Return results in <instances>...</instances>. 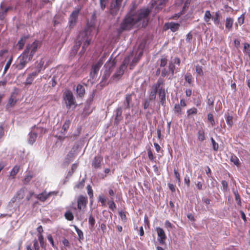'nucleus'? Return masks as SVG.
Returning <instances> with one entry per match:
<instances>
[{"mask_svg": "<svg viewBox=\"0 0 250 250\" xmlns=\"http://www.w3.org/2000/svg\"><path fill=\"white\" fill-rule=\"evenodd\" d=\"M132 6L121 23L118 31L119 33L124 31L130 30L135 24L142 21V26L146 27L148 21L150 11L148 8H143L134 11L136 8L135 3H132Z\"/></svg>", "mask_w": 250, "mask_h": 250, "instance_id": "nucleus-1", "label": "nucleus"}, {"mask_svg": "<svg viewBox=\"0 0 250 250\" xmlns=\"http://www.w3.org/2000/svg\"><path fill=\"white\" fill-rule=\"evenodd\" d=\"M39 46L40 42L37 41L28 45L23 53L19 58V62L17 65L16 68L19 70L23 68L26 64L31 61Z\"/></svg>", "mask_w": 250, "mask_h": 250, "instance_id": "nucleus-2", "label": "nucleus"}, {"mask_svg": "<svg viewBox=\"0 0 250 250\" xmlns=\"http://www.w3.org/2000/svg\"><path fill=\"white\" fill-rule=\"evenodd\" d=\"M91 30L90 28H87L84 30V31L80 33L78 38L79 40L82 41L81 42V44L83 43L82 49L81 53H83L87 47L89 45L91 38H90V35Z\"/></svg>", "mask_w": 250, "mask_h": 250, "instance_id": "nucleus-3", "label": "nucleus"}, {"mask_svg": "<svg viewBox=\"0 0 250 250\" xmlns=\"http://www.w3.org/2000/svg\"><path fill=\"white\" fill-rule=\"evenodd\" d=\"M132 56L133 54L131 53L129 56H127L125 58L122 64L117 70L115 74L112 76L111 79L115 81H118L121 78L130 62V57H132Z\"/></svg>", "mask_w": 250, "mask_h": 250, "instance_id": "nucleus-4", "label": "nucleus"}, {"mask_svg": "<svg viewBox=\"0 0 250 250\" xmlns=\"http://www.w3.org/2000/svg\"><path fill=\"white\" fill-rule=\"evenodd\" d=\"M63 99L68 109H70L73 105H76V102L70 90H66L63 93Z\"/></svg>", "mask_w": 250, "mask_h": 250, "instance_id": "nucleus-5", "label": "nucleus"}, {"mask_svg": "<svg viewBox=\"0 0 250 250\" xmlns=\"http://www.w3.org/2000/svg\"><path fill=\"white\" fill-rule=\"evenodd\" d=\"M163 84V80L162 79H159L157 83L152 85L149 96V101H153L156 99L157 93Z\"/></svg>", "mask_w": 250, "mask_h": 250, "instance_id": "nucleus-6", "label": "nucleus"}, {"mask_svg": "<svg viewBox=\"0 0 250 250\" xmlns=\"http://www.w3.org/2000/svg\"><path fill=\"white\" fill-rule=\"evenodd\" d=\"M123 0H112L109 8V13L114 16L117 15L121 7Z\"/></svg>", "mask_w": 250, "mask_h": 250, "instance_id": "nucleus-7", "label": "nucleus"}, {"mask_svg": "<svg viewBox=\"0 0 250 250\" xmlns=\"http://www.w3.org/2000/svg\"><path fill=\"white\" fill-rule=\"evenodd\" d=\"M81 9V8H76L70 15L69 20V26L70 28H73L75 25L77 20V17Z\"/></svg>", "mask_w": 250, "mask_h": 250, "instance_id": "nucleus-8", "label": "nucleus"}, {"mask_svg": "<svg viewBox=\"0 0 250 250\" xmlns=\"http://www.w3.org/2000/svg\"><path fill=\"white\" fill-rule=\"evenodd\" d=\"M156 231L158 235V241L161 245L165 244L167 236L164 230L162 228L157 227L156 228Z\"/></svg>", "mask_w": 250, "mask_h": 250, "instance_id": "nucleus-9", "label": "nucleus"}, {"mask_svg": "<svg viewBox=\"0 0 250 250\" xmlns=\"http://www.w3.org/2000/svg\"><path fill=\"white\" fill-rule=\"evenodd\" d=\"M87 198L83 195H80L77 199L78 209L80 210L84 208L87 204Z\"/></svg>", "mask_w": 250, "mask_h": 250, "instance_id": "nucleus-10", "label": "nucleus"}, {"mask_svg": "<svg viewBox=\"0 0 250 250\" xmlns=\"http://www.w3.org/2000/svg\"><path fill=\"white\" fill-rule=\"evenodd\" d=\"M168 0H153L152 5L155 8L156 12L161 10L165 5Z\"/></svg>", "mask_w": 250, "mask_h": 250, "instance_id": "nucleus-11", "label": "nucleus"}, {"mask_svg": "<svg viewBox=\"0 0 250 250\" xmlns=\"http://www.w3.org/2000/svg\"><path fill=\"white\" fill-rule=\"evenodd\" d=\"M103 64V61L100 59L98 62L92 65L91 71L90 73V76L92 78H94L95 77Z\"/></svg>", "mask_w": 250, "mask_h": 250, "instance_id": "nucleus-12", "label": "nucleus"}, {"mask_svg": "<svg viewBox=\"0 0 250 250\" xmlns=\"http://www.w3.org/2000/svg\"><path fill=\"white\" fill-rule=\"evenodd\" d=\"M179 27L180 24L174 22L166 23L164 26L166 30L170 29L171 31L173 32L177 31Z\"/></svg>", "mask_w": 250, "mask_h": 250, "instance_id": "nucleus-13", "label": "nucleus"}, {"mask_svg": "<svg viewBox=\"0 0 250 250\" xmlns=\"http://www.w3.org/2000/svg\"><path fill=\"white\" fill-rule=\"evenodd\" d=\"M55 194V192L52 191L49 192V193H47L46 191H43L42 193L35 195L36 198L39 199L42 202L45 201L47 199H48L51 195Z\"/></svg>", "mask_w": 250, "mask_h": 250, "instance_id": "nucleus-14", "label": "nucleus"}, {"mask_svg": "<svg viewBox=\"0 0 250 250\" xmlns=\"http://www.w3.org/2000/svg\"><path fill=\"white\" fill-rule=\"evenodd\" d=\"M116 115L115 117V120L114 122V124L116 125H118L120 122L123 119V117L122 116V107H118L116 111Z\"/></svg>", "mask_w": 250, "mask_h": 250, "instance_id": "nucleus-15", "label": "nucleus"}, {"mask_svg": "<svg viewBox=\"0 0 250 250\" xmlns=\"http://www.w3.org/2000/svg\"><path fill=\"white\" fill-rule=\"evenodd\" d=\"M133 94V93L126 95L125 99L124 102L125 108L129 109L131 106H133V104L132 103V95Z\"/></svg>", "mask_w": 250, "mask_h": 250, "instance_id": "nucleus-16", "label": "nucleus"}, {"mask_svg": "<svg viewBox=\"0 0 250 250\" xmlns=\"http://www.w3.org/2000/svg\"><path fill=\"white\" fill-rule=\"evenodd\" d=\"M76 155V150L74 147L69 152L65 159V163L68 165Z\"/></svg>", "mask_w": 250, "mask_h": 250, "instance_id": "nucleus-17", "label": "nucleus"}, {"mask_svg": "<svg viewBox=\"0 0 250 250\" xmlns=\"http://www.w3.org/2000/svg\"><path fill=\"white\" fill-rule=\"evenodd\" d=\"M158 94L160 102L162 105H164L166 103V92L165 89L163 88L162 86L159 89Z\"/></svg>", "mask_w": 250, "mask_h": 250, "instance_id": "nucleus-18", "label": "nucleus"}, {"mask_svg": "<svg viewBox=\"0 0 250 250\" xmlns=\"http://www.w3.org/2000/svg\"><path fill=\"white\" fill-rule=\"evenodd\" d=\"M39 73V71H36L33 72L32 73L30 74L29 75H28V76L26 80V81L25 82V84L26 85L31 84L34 78H35L36 76H37L38 75Z\"/></svg>", "mask_w": 250, "mask_h": 250, "instance_id": "nucleus-19", "label": "nucleus"}, {"mask_svg": "<svg viewBox=\"0 0 250 250\" xmlns=\"http://www.w3.org/2000/svg\"><path fill=\"white\" fill-rule=\"evenodd\" d=\"M102 160L103 158L100 155H98L95 157L92 162V167H93L96 169L100 167L101 163Z\"/></svg>", "mask_w": 250, "mask_h": 250, "instance_id": "nucleus-20", "label": "nucleus"}, {"mask_svg": "<svg viewBox=\"0 0 250 250\" xmlns=\"http://www.w3.org/2000/svg\"><path fill=\"white\" fill-rule=\"evenodd\" d=\"M76 91L79 97L82 98L85 94V89L83 85L79 84L76 88Z\"/></svg>", "mask_w": 250, "mask_h": 250, "instance_id": "nucleus-21", "label": "nucleus"}, {"mask_svg": "<svg viewBox=\"0 0 250 250\" xmlns=\"http://www.w3.org/2000/svg\"><path fill=\"white\" fill-rule=\"evenodd\" d=\"M116 63L114 60H112L110 59L105 64L104 67L110 70H112V71L115 66Z\"/></svg>", "mask_w": 250, "mask_h": 250, "instance_id": "nucleus-22", "label": "nucleus"}, {"mask_svg": "<svg viewBox=\"0 0 250 250\" xmlns=\"http://www.w3.org/2000/svg\"><path fill=\"white\" fill-rule=\"evenodd\" d=\"M37 137V134L36 133L30 132L29 134L28 143L32 145L36 141Z\"/></svg>", "mask_w": 250, "mask_h": 250, "instance_id": "nucleus-23", "label": "nucleus"}, {"mask_svg": "<svg viewBox=\"0 0 250 250\" xmlns=\"http://www.w3.org/2000/svg\"><path fill=\"white\" fill-rule=\"evenodd\" d=\"M0 19L2 20L4 18V15L7 13V12L11 9L10 7H8L6 8H3L2 6V4L1 3L0 5Z\"/></svg>", "mask_w": 250, "mask_h": 250, "instance_id": "nucleus-24", "label": "nucleus"}, {"mask_svg": "<svg viewBox=\"0 0 250 250\" xmlns=\"http://www.w3.org/2000/svg\"><path fill=\"white\" fill-rule=\"evenodd\" d=\"M27 39V36H24L23 37H22L21 39V40L18 42L17 46H19V49H21L23 48Z\"/></svg>", "mask_w": 250, "mask_h": 250, "instance_id": "nucleus-25", "label": "nucleus"}, {"mask_svg": "<svg viewBox=\"0 0 250 250\" xmlns=\"http://www.w3.org/2000/svg\"><path fill=\"white\" fill-rule=\"evenodd\" d=\"M233 23V20L231 18H227L226 19V23H225V26L226 28L228 29L229 30H230L232 26Z\"/></svg>", "mask_w": 250, "mask_h": 250, "instance_id": "nucleus-26", "label": "nucleus"}, {"mask_svg": "<svg viewBox=\"0 0 250 250\" xmlns=\"http://www.w3.org/2000/svg\"><path fill=\"white\" fill-rule=\"evenodd\" d=\"M99 15H100L99 12H98L97 11H94V12L92 15V19H91V21L90 23V26L91 27L93 26V25L95 23V21L96 20V18L99 16Z\"/></svg>", "mask_w": 250, "mask_h": 250, "instance_id": "nucleus-27", "label": "nucleus"}, {"mask_svg": "<svg viewBox=\"0 0 250 250\" xmlns=\"http://www.w3.org/2000/svg\"><path fill=\"white\" fill-rule=\"evenodd\" d=\"M25 188H21L20 190H19L15 195L18 198V200H20L21 199H23L24 197V193L25 192Z\"/></svg>", "mask_w": 250, "mask_h": 250, "instance_id": "nucleus-28", "label": "nucleus"}, {"mask_svg": "<svg viewBox=\"0 0 250 250\" xmlns=\"http://www.w3.org/2000/svg\"><path fill=\"white\" fill-rule=\"evenodd\" d=\"M86 178H83L81 182H79L78 183L76 184L74 187L76 189H82L83 188L85 184Z\"/></svg>", "mask_w": 250, "mask_h": 250, "instance_id": "nucleus-29", "label": "nucleus"}, {"mask_svg": "<svg viewBox=\"0 0 250 250\" xmlns=\"http://www.w3.org/2000/svg\"><path fill=\"white\" fill-rule=\"evenodd\" d=\"M230 161L236 165L237 167H240L239 159L235 155H232L230 158Z\"/></svg>", "mask_w": 250, "mask_h": 250, "instance_id": "nucleus-30", "label": "nucleus"}, {"mask_svg": "<svg viewBox=\"0 0 250 250\" xmlns=\"http://www.w3.org/2000/svg\"><path fill=\"white\" fill-rule=\"evenodd\" d=\"M75 229L76 231L77 232L78 236H79V241H81V240L83 239V231L80 229L76 226H74Z\"/></svg>", "mask_w": 250, "mask_h": 250, "instance_id": "nucleus-31", "label": "nucleus"}, {"mask_svg": "<svg viewBox=\"0 0 250 250\" xmlns=\"http://www.w3.org/2000/svg\"><path fill=\"white\" fill-rule=\"evenodd\" d=\"M12 60H13V57H12V56H11L10 57V58L8 60V61L7 62L5 66L4 71H3V75H4L6 73L7 71L10 67V66L11 64Z\"/></svg>", "mask_w": 250, "mask_h": 250, "instance_id": "nucleus-32", "label": "nucleus"}, {"mask_svg": "<svg viewBox=\"0 0 250 250\" xmlns=\"http://www.w3.org/2000/svg\"><path fill=\"white\" fill-rule=\"evenodd\" d=\"M111 72H112V70H110L109 69H108L105 68V70H104V73L102 77V79L103 80H106L109 77Z\"/></svg>", "mask_w": 250, "mask_h": 250, "instance_id": "nucleus-33", "label": "nucleus"}, {"mask_svg": "<svg viewBox=\"0 0 250 250\" xmlns=\"http://www.w3.org/2000/svg\"><path fill=\"white\" fill-rule=\"evenodd\" d=\"M70 124V122L69 120H66L65 122V123H64V124L62 126V129L61 130V132L62 133H64V132H65L66 131V130L69 128Z\"/></svg>", "mask_w": 250, "mask_h": 250, "instance_id": "nucleus-34", "label": "nucleus"}, {"mask_svg": "<svg viewBox=\"0 0 250 250\" xmlns=\"http://www.w3.org/2000/svg\"><path fill=\"white\" fill-rule=\"evenodd\" d=\"M244 14H242L240 17L238 18L237 22L235 23V26L236 27H238V25L240 26L244 23Z\"/></svg>", "mask_w": 250, "mask_h": 250, "instance_id": "nucleus-35", "label": "nucleus"}, {"mask_svg": "<svg viewBox=\"0 0 250 250\" xmlns=\"http://www.w3.org/2000/svg\"><path fill=\"white\" fill-rule=\"evenodd\" d=\"M64 216L69 221H72L74 219V215L70 211H66L64 214Z\"/></svg>", "mask_w": 250, "mask_h": 250, "instance_id": "nucleus-36", "label": "nucleus"}, {"mask_svg": "<svg viewBox=\"0 0 250 250\" xmlns=\"http://www.w3.org/2000/svg\"><path fill=\"white\" fill-rule=\"evenodd\" d=\"M16 102L17 100L15 98H14L12 97H11L9 100L8 103L7 104V107H8L14 106L16 104Z\"/></svg>", "mask_w": 250, "mask_h": 250, "instance_id": "nucleus-37", "label": "nucleus"}, {"mask_svg": "<svg viewBox=\"0 0 250 250\" xmlns=\"http://www.w3.org/2000/svg\"><path fill=\"white\" fill-rule=\"evenodd\" d=\"M81 42H82V41L80 40H79L78 38H77V41H76V43H75V45H74L73 48V51H75V53H76L77 52L78 49L80 47V46L81 45Z\"/></svg>", "mask_w": 250, "mask_h": 250, "instance_id": "nucleus-38", "label": "nucleus"}, {"mask_svg": "<svg viewBox=\"0 0 250 250\" xmlns=\"http://www.w3.org/2000/svg\"><path fill=\"white\" fill-rule=\"evenodd\" d=\"M214 23L216 25L219 24L220 22V12L217 11L215 12V15L213 17Z\"/></svg>", "mask_w": 250, "mask_h": 250, "instance_id": "nucleus-39", "label": "nucleus"}, {"mask_svg": "<svg viewBox=\"0 0 250 250\" xmlns=\"http://www.w3.org/2000/svg\"><path fill=\"white\" fill-rule=\"evenodd\" d=\"M226 122L227 124L229 125L230 127H231L233 125V117L229 115V114L226 115Z\"/></svg>", "mask_w": 250, "mask_h": 250, "instance_id": "nucleus-40", "label": "nucleus"}, {"mask_svg": "<svg viewBox=\"0 0 250 250\" xmlns=\"http://www.w3.org/2000/svg\"><path fill=\"white\" fill-rule=\"evenodd\" d=\"M175 65L173 62H170L168 64V69L171 73V76H173L175 70Z\"/></svg>", "mask_w": 250, "mask_h": 250, "instance_id": "nucleus-41", "label": "nucleus"}, {"mask_svg": "<svg viewBox=\"0 0 250 250\" xmlns=\"http://www.w3.org/2000/svg\"><path fill=\"white\" fill-rule=\"evenodd\" d=\"M234 194L235 195V200L237 202L238 206L239 207H241V198H240V196L238 191H234Z\"/></svg>", "mask_w": 250, "mask_h": 250, "instance_id": "nucleus-42", "label": "nucleus"}, {"mask_svg": "<svg viewBox=\"0 0 250 250\" xmlns=\"http://www.w3.org/2000/svg\"><path fill=\"white\" fill-rule=\"evenodd\" d=\"M88 222L90 226V229H92L95 224V220L92 215H89Z\"/></svg>", "mask_w": 250, "mask_h": 250, "instance_id": "nucleus-43", "label": "nucleus"}, {"mask_svg": "<svg viewBox=\"0 0 250 250\" xmlns=\"http://www.w3.org/2000/svg\"><path fill=\"white\" fill-rule=\"evenodd\" d=\"M204 131L202 130H199L198 131V139L200 141H203L205 139Z\"/></svg>", "mask_w": 250, "mask_h": 250, "instance_id": "nucleus-44", "label": "nucleus"}, {"mask_svg": "<svg viewBox=\"0 0 250 250\" xmlns=\"http://www.w3.org/2000/svg\"><path fill=\"white\" fill-rule=\"evenodd\" d=\"M211 18V15L209 11H206L204 16V20L206 22H208Z\"/></svg>", "mask_w": 250, "mask_h": 250, "instance_id": "nucleus-45", "label": "nucleus"}, {"mask_svg": "<svg viewBox=\"0 0 250 250\" xmlns=\"http://www.w3.org/2000/svg\"><path fill=\"white\" fill-rule=\"evenodd\" d=\"M196 72L197 74L200 76H202L203 75V71L202 70V67L199 65H197L195 66Z\"/></svg>", "mask_w": 250, "mask_h": 250, "instance_id": "nucleus-46", "label": "nucleus"}, {"mask_svg": "<svg viewBox=\"0 0 250 250\" xmlns=\"http://www.w3.org/2000/svg\"><path fill=\"white\" fill-rule=\"evenodd\" d=\"M19 170V167L16 166H15L12 170H11V172H10V175L11 176H14L15 175H16L17 174V173L18 172Z\"/></svg>", "mask_w": 250, "mask_h": 250, "instance_id": "nucleus-47", "label": "nucleus"}, {"mask_svg": "<svg viewBox=\"0 0 250 250\" xmlns=\"http://www.w3.org/2000/svg\"><path fill=\"white\" fill-rule=\"evenodd\" d=\"M185 79L186 82L191 84L192 83V76L190 73H187L185 76Z\"/></svg>", "mask_w": 250, "mask_h": 250, "instance_id": "nucleus-48", "label": "nucleus"}, {"mask_svg": "<svg viewBox=\"0 0 250 250\" xmlns=\"http://www.w3.org/2000/svg\"><path fill=\"white\" fill-rule=\"evenodd\" d=\"M211 141L212 144L213 149L215 151L218 150L219 147L218 144L215 142V140L212 137L211 138Z\"/></svg>", "mask_w": 250, "mask_h": 250, "instance_id": "nucleus-49", "label": "nucleus"}, {"mask_svg": "<svg viewBox=\"0 0 250 250\" xmlns=\"http://www.w3.org/2000/svg\"><path fill=\"white\" fill-rule=\"evenodd\" d=\"M108 204L109 205V208L112 209V210H114L116 208V205L114 202L112 198H111V201L108 202Z\"/></svg>", "mask_w": 250, "mask_h": 250, "instance_id": "nucleus-50", "label": "nucleus"}, {"mask_svg": "<svg viewBox=\"0 0 250 250\" xmlns=\"http://www.w3.org/2000/svg\"><path fill=\"white\" fill-rule=\"evenodd\" d=\"M108 0H100V6L103 11L104 10Z\"/></svg>", "mask_w": 250, "mask_h": 250, "instance_id": "nucleus-51", "label": "nucleus"}, {"mask_svg": "<svg viewBox=\"0 0 250 250\" xmlns=\"http://www.w3.org/2000/svg\"><path fill=\"white\" fill-rule=\"evenodd\" d=\"M208 119L212 125H215V121L214 120L213 116L212 114L209 113L208 115Z\"/></svg>", "mask_w": 250, "mask_h": 250, "instance_id": "nucleus-52", "label": "nucleus"}, {"mask_svg": "<svg viewBox=\"0 0 250 250\" xmlns=\"http://www.w3.org/2000/svg\"><path fill=\"white\" fill-rule=\"evenodd\" d=\"M197 110L195 108H192L188 110V115L190 116L192 114H196L197 113Z\"/></svg>", "mask_w": 250, "mask_h": 250, "instance_id": "nucleus-53", "label": "nucleus"}, {"mask_svg": "<svg viewBox=\"0 0 250 250\" xmlns=\"http://www.w3.org/2000/svg\"><path fill=\"white\" fill-rule=\"evenodd\" d=\"M32 176L31 175H30V174L26 175L24 179V184H28L30 181V180L32 179Z\"/></svg>", "mask_w": 250, "mask_h": 250, "instance_id": "nucleus-54", "label": "nucleus"}, {"mask_svg": "<svg viewBox=\"0 0 250 250\" xmlns=\"http://www.w3.org/2000/svg\"><path fill=\"white\" fill-rule=\"evenodd\" d=\"M167 64V59L165 58H162L160 61V66L164 67Z\"/></svg>", "mask_w": 250, "mask_h": 250, "instance_id": "nucleus-55", "label": "nucleus"}, {"mask_svg": "<svg viewBox=\"0 0 250 250\" xmlns=\"http://www.w3.org/2000/svg\"><path fill=\"white\" fill-rule=\"evenodd\" d=\"M86 188L87 189V193L91 198L92 196H93V190L92 188L90 185H88L86 187Z\"/></svg>", "mask_w": 250, "mask_h": 250, "instance_id": "nucleus-56", "label": "nucleus"}, {"mask_svg": "<svg viewBox=\"0 0 250 250\" xmlns=\"http://www.w3.org/2000/svg\"><path fill=\"white\" fill-rule=\"evenodd\" d=\"M39 240L40 241V244H41V246L42 248H43L44 247V240H43V236L42 235H40L39 236Z\"/></svg>", "mask_w": 250, "mask_h": 250, "instance_id": "nucleus-57", "label": "nucleus"}, {"mask_svg": "<svg viewBox=\"0 0 250 250\" xmlns=\"http://www.w3.org/2000/svg\"><path fill=\"white\" fill-rule=\"evenodd\" d=\"M119 215L122 220L123 221H125V220H126V217L125 213L123 211H120L119 212Z\"/></svg>", "mask_w": 250, "mask_h": 250, "instance_id": "nucleus-58", "label": "nucleus"}, {"mask_svg": "<svg viewBox=\"0 0 250 250\" xmlns=\"http://www.w3.org/2000/svg\"><path fill=\"white\" fill-rule=\"evenodd\" d=\"M222 185L223 188V190L225 191H227L228 189V183L225 180H223L222 181Z\"/></svg>", "mask_w": 250, "mask_h": 250, "instance_id": "nucleus-59", "label": "nucleus"}, {"mask_svg": "<svg viewBox=\"0 0 250 250\" xmlns=\"http://www.w3.org/2000/svg\"><path fill=\"white\" fill-rule=\"evenodd\" d=\"M174 173L175 178L178 180L179 182H180V174L178 172V170L175 168L174 169Z\"/></svg>", "mask_w": 250, "mask_h": 250, "instance_id": "nucleus-60", "label": "nucleus"}, {"mask_svg": "<svg viewBox=\"0 0 250 250\" xmlns=\"http://www.w3.org/2000/svg\"><path fill=\"white\" fill-rule=\"evenodd\" d=\"M174 110L176 113H180L181 111V108L179 104H175L174 106Z\"/></svg>", "mask_w": 250, "mask_h": 250, "instance_id": "nucleus-61", "label": "nucleus"}, {"mask_svg": "<svg viewBox=\"0 0 250 250\" xmlns=\"http://www.w3.org/2000/svg\"><path fill=\"white\" fill-rule=\"evenodd\" d=\"M250 44L248 43H244V52L247 53V52L249 51V48H250Z\"/></svg>", "mask_w": 250, "mask_h": 250, "instance_id": "nucleus-62", "label": "nucleus"}, {"mask_svg": "<svg viewBox=\"0 0 250 250\" xmlns=\"http://www.w3.org/2000/svg\"><path fill=\"white\" fill-rule=\"evenodd\" d=\"M192 39V35L190 32L188 33L187 35L186 41L188 42H191Z\"/></svg>", "mask_w": 250, "mask_h": 250, "instance_id": "nucleus-63", "label": "nucleus"}, {"mask_svg": "<svg viewBox=\"0 0 250 250\" xmlns=\"http://www.w3.org/2000/svg\"><path fill=\"white\" fill-rule=\"evenodd\" d=\"M33 245H34V248L35 249V250H39V244H38V242L37 240H34V241H33Z\"/></svg>", "mask_w": 250, "mask_h": 250, "instance_id": "nucleus-64", "label": "nucleus"}]
</instances>
